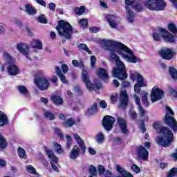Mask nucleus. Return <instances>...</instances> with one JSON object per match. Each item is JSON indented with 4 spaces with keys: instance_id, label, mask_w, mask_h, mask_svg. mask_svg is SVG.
<instances>
[{
    "instance_id": "nucleus-20",
    "label": "nucleus",
    "mask_w": 177,
    "mask_h": 177,
    "mask_svg": "<svg viewBox=\"0 0 177 177\" xmlns=\"http://www.w3.org/2000/svg\"><path fill=\"white\" fill-rule=\"evenodd\" d=\"M7 71L10 75H19L20 74V69L13 64L8 66Z\"/></svg>"
},
{
    "instance_id": "nucleus-17",
    "label": "nucleus",
    "mask_w": 177,
    "mask_h": 177,
    "mask_svg": "<svg viewBox=\"0 0 177 177\" xmlns=\"http://www.w3.org/2000/svg\"><path fill=\"white\" fill-rule=\"evenodd\" d=\"M144 86H146V83H145L143 76L138 73L137 75V83H136L134 85V91L136 93H140L142 88H143Z\"/></svg>"
},
{
    "instance_id": "nucleus-51",
    "label": "nucleus",
    "mask_w": 177,
    "mask_h": 177,
    "mask_svg": "<svg viewBox=\"0 0 177 177\" xmlns=\"http://www.w3.org/2000/svg\"><path fill=\"white\" fill-rule=\"evenodd\" d=\"M54 147L57 153H63V149L62 148V145H60V144L55 142Z\"/></svg>"
},
{
    "instance_id": "nucleus-3",
    "label": "nucleus",
    "mask_w": 177,
    "mask_h": 177,
    "mask_svg": "<svg viewBox=\"0 0 177 177\" xmlns=\"http://www.w3.org/2000/svg\"><path fill=\"white\" fill-rule=\"evenodd\" d=\"M153 127V129L159 131V133L161 135L156 138L158 145L162 146V147H169L174 142V133L172 131L165 126H161V122L158 121H155Z\"/></svg>"
},
{
    "instance_id": "nucleus-2",
    "label": "nucleus",
    "mask_w": 177,
    "mask_h": 177,
    "mask_svg": "<svg viewBox=\"0 0 177 177\" xmlns=\"http://www.w3.org/2000/svg\"><path fill=\"white\" fill-rule=\"evenodd\" d=\"M111 60L115 63V67L112 70L113 77H115V78H117L119 81H122V88H129V86H131V82L127 81L128 73H127L125 64H124L120 59V57L115 54H112Z\"/></svg>"
},
{
    "instance_id": "nucleus-52",
    "label": "nucleus",
    "mask_w": 177,
    "mask_h": 177,
    "mask_svg": "<svg viewBox=\"0 0 177 177\" xmlns=\"http://www.w3.org/2000/svg\"><path fill=\"white\" fill-rule=\"evenodd\" d=\"M26 169L29 172V174H32L33 175H35V174H37V170H35V168H34L32 165L26 166Z\"/></svg>"
},
{
    "instance_id": "nucleus-6",
    "label": "nucleus",
    "mask_w": 177,
    "mask_h": 177,
    "mask_svg": "<svg viewBox=\"0 0 177 177\" xmlns=\"http://www.w3.org/2000/svg\"><path fill=\"white\" fill-rule=\"evenodd\" d=\"M55 28L59 35L64 37L66 39H71L73 38V26L67 21L59 20Z\"/></svg>"
},
{
    "instance_id": "nucleus-60",
    "label": "nucleus",
    "mask_w": 177,
    "mask_h": 177,
    "mask_svg": "<svg viewBox=\"0 0 177 177\" xmlns=\"http://www.w3.org/2000/svg\"><path fill=\"white\" fill-rule=\"evenodd\" d=\"M114 174H113V172H111V171L110 170H106L105 171V174H104V177H114Z\"/></svg>"
},
{
    "instance_id": "nucleus-38",
    "label": "nucleus",
    "mask_w": 177,
    "mask_h": 177,
    "mask_svg": "<svg viewBox=\"0 0 177 177\" xmlns=\"http://www.w3.org/2000/svg\"><path fill=\"white\" fill-rule=\"evenodd\" d=\"M73 125H75V120L73 118L66 120L64 123L65 128H71Z\"/></svg>"
},
{
    "instance_id": "nucleus-62",
    "label": "nucleus",
    "mask_w": 177,
    "mask_h": 177,
    "mask_svg": "<svg viewBox=\"0 0 177 177\" xmlns=\"http://www.w3.org/2000/svg\"><path fill=\"white\" fill-rule=\"evenodd\" d=\"M100 106L102 109H106L107 108V102H106V101H104V100H102L100 102Z\"/></svg>"
},
{
    "instance_id": "nucleus-5",
    "label": "nucleus",
    "mask_w": 177,
    "mask_h": 177,
    "mask_svg": "<svg viewBox=\"0 0 177 177\" xmlns=\"http://www.w3.org/2000/svg\"><path fill=\"white\" fill-rule=\"evenodd\" d=\"M74 138L76 140L77 145H74L71 153H69V157L71 160H77L80 157V154H84L86 153V145L84 140L81 138L78 134H74Z\"/></svg>"
},
{
    "instance_id": "nucleus-41",
    "label": "nucleus",
    "mask_w": 177,
    "mask_h": 177,
    "mask_svg": "<svg viewBox=\"0 0 177 177\" xmlns=\"http://www.w3.org/2000/svg\"><path fill=\"white\" fill-rule=\"evenodd\" d=\"M33 42H35V45L32 46L33 49H39V50H42V49H44L43 44L40 40L35 39L33 40Z\"/></svg>"
},
{
    "instance_id": "nucleus-25",
    "label": "nucleus",
    "mask_w": 177,
    "mask_h": 177,
    "mask_svg": "<svg viewBox=\"0 0 177 177\" xmlns=\"http://www.w3.org/2000/svg\"><path fill=\"white\" fill-rule=\"evenodd\" d=\"M105 19L112 28H115V27H117V23L114 21L115 15L108 14L105 16Z\"/></svg>"
},
{
    "instance_id": "nucleus-15",
    "label": "nucleus",
    "mask_w": 177,
    "mask_h": 177,
    "mask_svg": "<svg viewBox=\"0 0 177 177\" xmlns=\"http://www.w3.org/2000/svg\"><path fill=\"white\" fill-rule=\"evenodd\" d=\"M120 102L118 107H121V109L125 110L128 107V104H129V97L128 96L127 91H122L120 92Z\"/></svg>"
},
{
    "instance_id": "nucleus-55",
    "label": "nucleus",
    "mask_w": 177,
    "mask_h": 177,
    "mask_svg": "<svg viewBox=\"0 0 177 177\" xmlns=\"http://www.w3.org/2000/svg\"><path fill=\"white\" fill-rule=\"evenodd\" d=\"M61 70H62L64 74H67L68 73V66L66 64H62Z\"/></svg>"
},
{
    "instance_id": "nucleus-28",
    "label": "nucleus",
    "mask_w": 177,
    "mask_h": 177,
    "mask_svg": "<svg viewBox=\"0 0 177 177\" xmlns=\"http://www.w3.org/2000/svg\"><path fill=\"white\" fill-rule=\"evenodd\" d=\"M126 12L128 16V21L129 23H133V20L135 19V12L129 8V6L125 7Z\"/></svg>"
},
{
    "instance_id": "nucleus-12",
    "label": "nucleus",
    "mask_w": 177,
    "mask_h": 177,
    "mask_svg": "<svg viewBox=\"0 0 177 177\" xmlns=\"http://www.w3.org/2000/svg\"><path fill=\"white\" fill-rule=\"evenodd\" d=\"M158 55L164 60H171L174 58V50L163 47L158 51Z\"/></svg>"
},
{
    "instance_id": "nucleus-63",
    "label": "nucleus",
    "mask_w": 177,
    "mask_h": 177,
    "mask_svg": "<svg viewBox=\"0 0 177 177\" xmlns=\"http://www.w3.org/2000/svg\"><path fill=\"white\" fill-rule=\"evenodd\" d=\"M75 91L80 95H82V90L81 89L80 86H76L75 87Z\"/></svg>"
},
{
    "instance_id": "nucleus-45",
    "label": "nucleus",
    "mask_w": 177,
    "mask_h": 177,
    "mask_svg": "<svg viewBox=\"0 0 177 177\" xmlns=\"http://www.w3.org/2000/svg\"><path fill=\"white\" fill-rule=\"evenodd\" d=\"M96 140L97 143H103L104 142V135H103V133L100 132L97 134Z\"/></svg>"
},
{
    "instance_id": "nucleus-16",
    "label": "nucleus",
    "mask_w": 177,
    "mask_h": 177,
    "mask_svg": "<svg viewBox=\"0 0 177 177\" xmlns=\"http://www.w3.org/2000/svg\"><path fill=\"white\" fill-rule=\"evenodd\" d=\"M117 122L123 135H129V129H128V122H127V120L119 117L117 118Z\"/></svg>"
},
{
    "instance_id": "nucleus-39",
    "label": "nucleus",
    "mask_w": 177,
    "mask_h": 177,
    "mask_svg": "<svg viewBox=\"0 0 177 177\" xmlns=\"http://www.w3.org/2000/svg\"><path fill=\"white\" fill-rule=\"evenodd\" d=\"M169 74L174 81H177V71L174 66H171L169 69Z\"/></svg>"
},
{
    "instance_id": "nucleus-57",
    "label": "nucleus",
    "mask_w": 177,
    "mask_h": 177,
    "mask_svg": "<svg viewBox=\"0 0 177 177\" xmlns=\"http://www.w3.org/2000/svg\"><path fill=\"white\" fill-rule=\"evenodd\" d=\"M130 116L133 121H135V120H138V113L135 111H133L130 113Z\"/></svg>"
},
{
    "instance_id": "nucleus-31",
    "label": "nucleus",
    "mask_w": 177,
    "mask_h": 177,
    "mask_svg": "<svg viewBox=\"0 0 177 177\" xmlns=\"http://www.w3.org/2000/svg\"><path fill=\"white\" fill-rule=\"evenodd\" d=\"M97 102H94L93 104L87 110V113L89 115H93V114L97 113Z\"/></svg>"
},
{
    "instance_id": "nucleus-48",
    "label": "nucleus",
    "mask_w": 177,
    "mask_h": 177,
    "mask_svg": "<svg viewBox=\"0 0 177 177\" xmlns=\"http://www.w3.org/2000/svg\"><path fill=\"white\" fill-rule=\"evenodd\" d=\"M106 171L107 170H106V168L104 167V166L102 165H98V174L100 176H102V175H104Z\"/></svg>"
},
{
    "instance_id": "nucleus-29",
    "label": "nucleus",
    "mask_w": 177,
    "mask_h": 177,
    "mask_svg": "<svg viewBox=\"0 0 177 177\" xmlns=\"http://www.w3.org/2000/svg\"><path fill=\"white\" fill-rule=\"evenodd\" d=\"M86 88L87 89H88V91H95V89H97V91H99L102 89V83L97 82L93 84L91 82V84H89Z\"/></svg>"
},
{
    "instance_id": "nucleus-61",
    "label": "nucleus",
    "mask_w": 177,
    "mask_h": 177,
    "mask_svg": "<svg viewBox=\"0 0 177 177\" xmlns=\"http://www.w3.org/2000/svg\"><path fill=\"white\" fill-rule=\"evenodd\" d=\"M90 32H92L93 34H96L97 31H99V29L96 26L91 27L89 28Z\"/></svg>"
},
{
    "instance_id": "nucleus-44",
    "label": "nucleus",
    "mask_w": 177,
    "mask_h": 177,
    "mask_svg": "<svg viewBox=\"0 0 177 177\" xmlns=\"http://www.w3.org/2000/svg\"><path fill=\"white\" fill-rule=\"evenodd\" d=\"M44 115L46 118H48L49 121H53V120L56 118V117L55 116V114H53L52 112H50V111H46Z\"/></svg>"
},
{
    "instance_id": "nucleus-46",
    "label": "nucleus",
    "mask_w": 177,
    "mask_h": 177,
    "mask_svg": "<svg viewBox=\"0 0 177 177\" xmlns=\"http://www.w3.org/2000/svg\"><path fill=\"white\" fill-rule=\"evenodd\" d=\"M176 174H177V168L176 167H173L169 170V173L167 174V177L176 176Z\"/></svg>"
},
{
    "instance_id": "nucleus-26",
    "label": "nucleus",
    "mask_w": 177,
    "mask_h": 177,
    "mask_svg": "<svg viewBox=\"0 0 177 177\" xmlns=\"http://www.w3.org/2000/svg\"><path fill=\"white\" fill-rule=\"evenodd\" d=\"M82 80L84 82L86 87L88 88V85L91 84V79L89 78V73L86 70L83 69L82 73Z\"/></svg>"
},
{
    "instance_id": "nucleus-56",
    "label": "nucleus",
    "mask_w": 177,
    "mask_h": 177,
    "mask_svg": "<svg viewBox=\"0 0 177 177\" xmlns=\"http://www.w3.org/2000/svg\"><path fill=\"white\" fill-rule=\"evenodd\" d=\"M131 169L132 171H133V172H135L136 174H139L140 172V168L138 167V165H133L131 166Z\"/></svg>"
},
{
    "instance_id": "nucleus-54",
    "label": "nucleus",
    "mask_w": 177,
    "mask_h": 177,
    "mask_svg": "<svg viewBox=\"0 0 177 177\" xmlns=\"http://www.w3.org/2000/svg\"><path fill=\"white\" fill-rule=\"evenodd\" d=\"M91 64L93 68H95V67H96V57L93 55L91 57Z\"/></svg>"
},
{
    "instance_id": "nucleus-13",
    "label": "nucleus",
    "mask_w": 177,
    "mask_h": 177,
    "mask_svg": "<svg viewBox=\"0 0 177 177\" xmlns=\"http://www.w3.org/2000/svg\"><path fill=\"white\" fill-rule=\"evenodd\" d=\"M114 122H115V118L113 116L105 115L102 120V126L106 131H111V129H113Z\"/></svg>"
},
{
    "instance_id": "nucleus-58",
    "label": "nucleus",
    "mask_w": 177,
    "mask_h": 177,
    "mask_svg": "<svg viewBox=\"0 0 177 177\" xmlns=\"http://www.w3.org/2000/svg\"><path fill=\"white\" fill-rule=\"evenodd\" d=\"M135 2H136V0H125V4L127 6H132L133 8Z\"/></svg>"
},
{
    "instance_id": "nucleus-33",
    "label": "nucleus",
    "mask_w": 177,
    "mask_h": 177,
    "mask_svg": "<svg viewBox=\"0 0 177 177\" xmlns=\"http://www.w3.org/2000/svg\"><path fill=\"white\" fill-rule=\"evenodd\" d=\"M24 44L23 43H19L17 45V50H19V52H20V53H22V55H24L25 56L28 57V51H27L26 50V48H24Z\"/></svg>"
},
{
    "instance_id": "nucleus-22",
    "label": "nucleus",
    "mask_w": 177,
    "mask_h": 177,
    "mask_svg": "<svg viewBox=\"0 0 177 177\" xmlns=\"http://www.w3.org/2000/svg\"><path fill=\"white\" fill-rule=\"evenodd\" d=\"M135 102L138 106L140 117L143 118V117L147 114V111L142 107V104H140V98H139L138 96H136Z\"/></svg>"
},
{
    "instance_id": "nucleus-4",
    "label": "nucleus",
    "mask_w": 177,
    "mask_h": 177,
    "mask_svg": "<svg viewBox=\"0 0 177 177\" xmlns=\"http://www.w3.org/2000/svg\"><path fill=\"white\" fill-rule=\"evenodd\" d=\"M145 6L149 10L160 12V10L165 9L167 3L164 0H147L146 1L136 0L133 8L136 12H140L145 10Z\"/></svg>"
},
{
    "instance_id": "nucleus-8",
    "label": "nucleus",
    "mask_w": 177,
    "mask_h": 177,
    "mask_svg": "<svg viewBox=\"0 0 177 177\" xmlns=\"http://www.w3.org/2000/svg\"><path fill=\"white\" fill-rule=\"evenodd\" d=\"M167 113H166L165 116L163 119V121L167 127H169V128L174 132V133H176L177 132V121L175 120L174 117H172L171 115H175V113L171 109V107L167 106ZM171 114V115H169Z\"/></svg>"
},
{
    "instance_id": "nucleus-36",
    "label": "nucleus",
    "mask_w": 177,
    "mask_h": 177,
    "mask_svg": "<svg viewBox=\"0 0 177 177\" xmlns=\"http://www.w3.org/2000/svg\"><path fill=\"white\" fill-rule=\"evenodd\" d=\"M168 30L171 32V34H174V35H176L177 34V27L176 25L174 23H170L167 26Z\"/></svg>"
},
{
    "instance_id": "nucleus-19",
    "label": "nucleus",
    "mask_w": 177,
    "mask_h": 177,
    "mask_svg": "<svg viewBox=\"0 0 177 177\" xmlns=\"http://www.w3.org/2000/svg\"><path fill=\"white\" fill-rule=\"evenodd\" d=\"M50 99L55 106H62L64 103V100H63V97L57 94H53L50 97Z\"/></svg>"
},
{
    "instance_id": "nucleus-14",
    "label": "nucleus",
    "mask_w": 177,
    "mask_h": 177,
    "mask_svg": "<svg viewBox=\"0 0 177 177\" xmlns=\"http://www.w3.org/2000/svg\"><path fill=\"white\" fill-rule=\"evenodd\" d=\"M136 151L139 160H143L144 161H147V160H149V151H147L145 147L142 145L137 147L136 148Z\"/></svg>"
},
{
    "instance_id": "nucleus-37",
    "label": "nucleus",
    "mask_w": 177,
    "mask_h": 177,
    "mask_svg": "<svg viewBox=\"0 0 177 177\" xmlns=\"http://www.w3.org/2000/svg\"><path fill=\"white\" fill-rule=\"evenodd\" d=\"M88 172L90 174V176L88 177H93L97 175V169H96V167H95L93 165H90V167H88Z\"/></svg>"
},
{
    "instance_id": "nucleus-34",
    "label": "nucleus",
    "mask_w": 177,
    "mask_h": 177,
    "mask_svg": "<svg viewBox=\"0 0 177 177\" xmlns=\"http://www.w3.org/2000/svg\"><path fill=\"white\" fill-rule=\"evenodd\" d=\"M85 10H86V8L84 6H82L80 8L76 7L74 9V12L76 15H77V16H82V15L85 13Z\"/></svg>"
},
{
    "instance_id": "nucleus-47",
    "label": "nucleus",
    "mask_w": 177,
    "mask_h": 177,
    "mask_svg": "<svg viewBox=\"0 0 177 177\" xmlns=\"http://www.w3.org/2000/svg\"><path fill=\"white\" fill-rule=\"evenodd\" d=\"M80 25L82 28H88V19H81L79 21Z\"/></svg>"
},
{
    "instance_id": "nucleus-64",
    "label": "nucleus",
    "mask_w": 177,
    "mask_h": 177,
    "mask_svg": "<svg viewBox=\"0 0 177 177\" xmlns=\"http://www.w3.org/2000/svg\"><path fill=\"white\" fill-rule=\"evenodd\" d=\"M89 154H91V156H95L96 154V151L93 149L92 147L88 148Z\"/></svg>"
},
{
    "instance_id": "nucleus-50",
    "label": "nucleus",
    "mask_w": 177,
    "mask_h": 177,
    "mask_svg": "<svg viewBox=\"0 0 177 177\" xmlns=\"http://www.w3.org/2000/svg\"><path fill=\"white\" fill-rule=\"evenodd\" d=\"M55 132L60 140H64V134H63L60 129H55Z\"/></svg>"
},
{
    "instance_id": "nucleus-21",
    "label": "nucleus",
    "mask_w": 177,
    "mask_h": 177,
    "mask_svg": "<svg viewBox=\"0 0 177 177\" xmlns=\"http://www.w3.org/2000/svg\"><path fill=\"white\" fill-rule=\"evenodd\" d=\"M97 75L100 80H109V73H107V70L103 68H98L97 70Z\"/></svg>"
},
{
    "instance_id": "nucleus-10",
    "label": "nucleus",
    "mask_w": 177,
    "mask_h": 177,
    "mask_svg": "<svg viewBox=\"0 0 177 177\" xmlns=\"http://www.w3.org/2000/svg\"><path fill=\"white\" fill-rule=\"evenodd\" d=\"M44 150L48 158L50 160V164L53 169L55 170V172H59V168H57V166L55 165L57 164L59 162V158L55 155V153H53V150L48 149L47 147H44ZM53 162H55V164H53Z\"/></svg>"
},
{
    "instance_id": "nucleus-42",
    "label": "nucleus",
    "mask_w": 177,
    "mask_h": 177,
    "mask_svg": "<svg viewBox=\"0 0 177 177\" xmlns=\"http://www.w3.org/2000/svg\"><path fill=\"white\" fill-rule=\"evenodd\" d=\"M66 148L67 150H70L71 147V145H73V138H71V136L68 135H66Z\"/></svg>"
},
{
    "instance_id": "nucleus-53",
    "label": "nucleus",
    "mask_w": 177,
    "mask_h": 177,
    "mask_svg": "<svg viewBox=\"0 0 177 177\" xmlns=\"http://www.w3.org/2000/svg\"><path fill=\"white\" fill-rule=\"evenodd\" d=\"M38 21L39 23H41L42 24H48V19H46V17H44L42 16L38 17Z\"/></svg>"
},
{
    "instance_id": "nucleus-30",
    "label": "nucleus",
    "mask_w": 177,
    "mask_h": 177,
    "mask_svg": "<svg viewBox=\"0 0 177 177\" xmlns=\"http://www.w3.org/2000/svg\"><path fill=\"white\" fill-rule=\"evenodd\" d=\"M25 9L26 13H28V15H30V16L37 14V10L35 9V8H33L32 6L30 4H26Z\"/></svg>"
},
{
    "instance_id": "nucleus-11",
    "label": "nucleus",
    "mask_w": 177,
    "mask_h": 177,
    "mask_svg": "<svg viewBox=\"0 0 177 177\" xmlns=\"http://www.w3.org/2000/svg\"><path fill=\"white\" fill-rule=\"evenodd\" d=\"M164 97V91L161 90L158 87L154 86L152 88L151 93V100L152 103H155L158 100H161Z\"/></svg>"
},
{
    "instance_id": "nucleus-49",
    "label": "nucleus",
    "mask_w": 177,
    "mask_h": 177,
    "mask_svg": "<svg viewBox=\"0 0 177 177\" xmlns=\"http://www.w3.org/2000/svg\"><path fill=\"white\" fill-rule=\"evenodd\" d=\"M18 90L23 95H26V93H28V89L26 88L24 86H18Z\"/></svg>"
},
{
    "instance_id": "nucleus-43",
    "label": "nucleus",
    "mask_w": 177,
    "mask_h": 177,
    "mask_svg": "<svg viewBox=\"0 0 177 177\" xmlns=\"http://www.w3.org/2000/svg\"><path fill=\"white\" fill-rule=\"evenodd\" d=\"M142 104H145V107H149V100H147V93L144 91L142 93Z\"/></svg>"
},
{
    "instance_id": "nucleus-9",
    "label": "nucleus",
    "mask_w": 177,
    "mask_h": 177,
    "mask_svg": "<svg viewBox=\"0 0 177 177\" xmlns=\"http://www.w3.org/2000/svg\"><path fill=\"white\" fill-rule=\"evenodd\" d=\"M34 82L39 91H48L50 88V82L46 77H37L35 78Z\"/></svg>"
},
{
    "instance_id": "nucleus-35",
    "label": "nucleus",
    "mask_w": 177,
    "mask_h": 177,
    "mask_svg": "<svg viewBox=\"0 0 177 177\" xmlns=\"http://www.w3.org/2000/svg\"><path fill=\"white\" fill-rule=\"evenodd\" d=\"M17 153L20 158H24V160L27 159V154L26 153V149L19 147L17 149Z\"/></svg>"
},
{
    "instance_id": "nucleus-59",
    "label": "nucleus",
    "mask_w": 177,
    "mask_h": 177,
    "mask_svg": "<svg viewBox=\"0 0 177 177\" xmlns=\"http://www.w3.org/2000/svg\"><path fill=\"white\" fill-rule=\"evenodd\" d=\"M48 8L51 12H55V10H56V4L55 3H50Z\"/></svg>"
},
{
    "instance_id": "nucleus-40",
    "label": "nucleus",
    "mask_w": 177,
    "mask_h": 177,
    "mask_svg": "<svg viewBox=\"0 0 177 177\" xmlns=\"http://www.w3.org/2000/svg\"><path fill=\"white\" fill-rule=\"evenodd\" d=\"M79 49L81 50H84V52H87L88 55H92V51L89 50L88 46L84 43H81L78 45Z\"/></svg>"
},
{
    "instance_id": "nucleus-23",
    "label": "nucleus",
    "mask_w": 177,
    "mask_h": 177,
    "mask_svg": "<svg viewBox=\"0 0 177 177\" xmlns=\"http://www.w3.org/2000/svg\"><path fill=\"white\" fill-rule=\"evenodd\" d=\"M149 115L147 113L145 115L144 119L138 120L139 127L142 133H146V125L145 124V122H149Z\"/></svg>"
},
{
    "instance_id": "nucleus-24",
    "label": "nucleus",
    "mask_w": 177,
    "mask_h": 177,
    "mask_svg": "<svg viewBox=\"0 0 177 177\" xmlns=\"http://www.w3.org/2000/svg\"><path fill=\"white\" fill-rule=\"evenodd\" d=\"M55 71L57 74V77H59L60 81L63 82V84H68V82H67V80L66 79V75H64V73L62 72V69L57 66L55 67Z\"/></svg>"
},
{
    "instance_id": "nucleus-27",
    "label": "nucleus",
    "mask_w": 177,
    "mask_h": 177,
    "mask_svg": "<svg viewBox=\"0 0 177 177\" xmlns=\"http://www.w3.org/2000/svg\"><path fill=\"white\" fill-rule=\"evenodd\" d=\"M9 124V118L2 111H0V127H5Z\"/></svg>"
},
{
    "instance_id": "nucleus-7",
    "label": "nucleus",
    "mask_w": 177,
    "mask_h": 177,
    "mask_svg": "<svg viewBox=\"0 0 177 177\" xmlns=\"http://www.w3.org/2000/svg\"><path fill=\"white\" fill-rule=\"evenodd\" d=\"M158 30L160 33L157 32L153 33V38L155 41L160 42L162 38L164 42L167 44H174V42H175V36H174L172 33L169 32V31L164 28L159 27Z\"/></svg>"
},
{
    "instance_id": "nucleus-32",
    "label": "nucleus",
    "mask_w": 177,
    "mask_h": 177,
    "mask_svg": "<svg viewBox=\"0 0 177 177\" xmlns=\"http://www.w3.org/2000/svg\"><path fill=\"white\" fill-rule=\"evenodd\" d=\"M6 147H8V141H6V138L0 133V150H3V149H6Z\"/></svg>"
},
{
    "instance_id": "nucleus-1",
    "label": "nucleus",
    "mask_w": 177,
    "mask_h": 177,
    "mask_svg": "<svg viewBox=\"0 0 177 177\" xmlns=\"http://www.w3.org/2000/svg\"><path fill=\"white\" fill-rule=\"evenodd\" d=\"M104 45L110 51L111 59L113 55L118 53L129 63H137L138 58L133 54V51L125 44L113 40H107L104 42Z\"/></svg>"
},
{
    "instance_id": "nucleus-18",
    "label": "nucleus",
    "mask_w": 177,
    "mask_h": 177,
    "mask_svg": "<svg viewBox=\"0 0 177 177\" xmlns=\"http://www.w3.org/2000/svg\"><path fill=\"white\" fill-rule=\"evenodd\" d=\"M116 171L120 174L119 176H116V177H133L132 174L127 171L123 167H121L120 165H116Z\"/></svg>"
}]
</instances>
